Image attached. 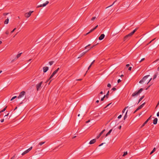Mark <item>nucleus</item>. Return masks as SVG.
<instances>
[{
  "label": "nucleus",
  "instance_id": "obj_27",
  "mask_svg": "<svg viewBox=\"0 0 159 159\" xmlns=\"http://www.w3.org/2000/svg\"><path fill=\"white\" fill-rule=\"evenodd\" d=\"M7 107V106L3 110L1 111H0V113H1V112H3L4 111H5L6 110V109Z\"/></svg>",
  "mask_w": 159,
  "mask_h": 159
},
{
  "label": "nucleus",
  "instance_id": "obj_42",
  "mask_svg": "<svg viewBox=\"0 0 159 159\" xmlns=\"http://www.w3.org/2000/svg\"><path fill=\"white\" fill-rule=\"evenodd\" d=\"M107 86L108 87L110 88L111 87V85L110 84H108Z\"/></svg>",
  "mask_w": 159,
  "mask_h": 159
},
{
  "label": "nucleus",
  "instance_id": "obj_62",
  "mask_svg": "<svg viewBox=\"0 0 159 159\" xmlns=\"http://www.w3.org/2000/svg\"><path fill=\"white\" fill-rule=\"evenodd\" d=\"M98 27V25H97L95 27H94V30H95Z\"/></svg>",
  "mask_w": 159,
  "mask_h": 159
},
{
  "label": "nucleus",
  "instance_id": "obj_44",
  "mask_svg": "<svg viewBox=\"0 0 159 159\" xmlns=\"http://www.w3.org/2000/svg\"><path fill=\"white\" fill-rule=\"evenodd\" d=\"M94 29L93 28V29H91V30H90V31H89L90 32V33L91 32H93V31H94Z\"/></svg>",
  "mask_w": 159,
  "mask_h": 159
},
{
  "label": "nucleus",
  "instance_id": "obj_57",
  "mask_svg": "<svg viewBox=\"0 0 159 159\" xmlns=\"http://www.w3.org/2000/svg\"><path fill=\"white\" fill-rule=\"evenodd\" d=\"M121 80H120V79H118L117 80V82L118 83H120V82H121Z\"/></svg>",
  "mask_w": 159,
  "mask_h": 159
},
{
  "label": "nucleus",
  "instance_id": "obj_30",
  "mask_svg": "<svg viewBox=\"0 0 159 159\" xmlns=\"http://www.w3.org/2000/svg\"><path fill=\"white\" fill-rule=\"evenodd\" d=\"M54 62V61H50L49 62V64L50 66H51L52 65V64Z\"/></svg>",
  "mask_w": 159,
  "mask_h": 159
},
{
  "label": "nucleus",
  "instance_id": "obj_18",
  "mask_svg": "<svg viewBox=\"0 0 159 159\" xmlns=\"http://www.w3.org/2000/svg\"><path fill=\"white\" fill-rule=\"evenodd\" d=\"M9 19L8 18L6 19L4 21V23L5 24H7L9 22Z\"/></svg>",
  "mask_w": 159,
  "mask_h": 159
},
{
  "label": "nucleus",
  "instance_id": "obj_63",
  "mask_svg": "<svg viewBox=\"0 0 159 159\" xmlns=\"http://www.w3.org/2000/svg\"><path fill=\"white\" fill-rule=\"evenodd\" d=\"M121 125H120L119 126V127H118V129H120L121 128Z\"/></svg>",
  "mask_w": 159,
  "mask_h": 159
},
{
  "label": "nucleus",
  "instance_id": "obj_8",
  "mask_svg": "<svg viewBox=\"0 0 159 159\" xmlns=\"http://www.w3.org/2000/svg\"><path fill=\"white\" fill-rule=\"evenodd\" d=\"M33 12V11H30L29 12L26 13L25 14V17L27 18L29 17L31 15L32 13Z\"/></svg>",
  "mask_w": 159,
  "mask_h": 159
},
{
  "label": "nucleus",
  "instance_id": "obj_4",
  "mask_svg": "<svg viewBox=\"0 0 159 159\" xmlns=\"http://www.w3.org/2000/svg\"><path fill=\"white\" fill-rule=\"evenodd\" d=\"M149 76V75H147L146 76H144V77L143 78L142 80H141L139 81V83L140 84H142L143 83H144L145 82L146 79L148 78V77Z\"/></svg>",
  "mask_w": 159,
  "mask_h": 159
},
{
  "label": "nucleus",
  "instance_id": "obj_15",
  "mask_svg": "<svg viewBox=\"0 0 159 159\" xmlns=\"http://www.w3.org/2000/svg\"><path fill=\"white\" fill-rule=\"evenodd\" d=\"M158 119L157 118H155L153 121V123L154 125H156L157 123Z\"/></svg>",
  "mask_w": 159,
  "mask_h": 159
},
{
  "label": "nucleus",
  "instance_id": "obj_7",
  "mask_svg": "<svg viewBox=\"0 0 159 159\" xmlns=\"http://www.w3.org/2000/svg\"><path fill=\"white\" fill-rule=\"evenodd\" d=\"M32 148V147H30L29 149H27V150H26V151H24V152H23L21 155H22V156H23L25 154L27 153H28V152H29V151H30Z\"/></svg>",
  "mask_w": 159,
  "mask_h": 159
},
{
  "label": "nucleus",
  "instance_id": "obj_23",
  "mask_svg": "<svg viewBox=\"0 0 159 159\" xmlns=\"http://www.w3.org/2000/svg\"><path fill=\"white\" fill-rule=\"evenodd\" d=\"M7 107V106L3 110L1 111H0V113H1V112H3L4 111H5L6 110V109Z\"/></svg>",
  "mask_w": 159,
  "mask_h": 159
},
{
  "label": "nucleus",
  "instance_id": "obj_45",
  "mask_svg": "<svg viewBox=\"0 0 159 159\" xmlns=\"http://www.w3.org/2000/svg\"><path fill=\"white\" fill-rule=\"evenodd\" d=\"M145 59V58H143L142 59H141V61H139V62H141L143 61H144Z\"/></svg>",
  "mask_w": 159,
  "mask_h": 159
},
{
  "label": "nucleus",
  "instance_id": "obj_1",
  "mask_svg": "<svg viewBox=\"0 0 159 159\" xmlns=\"http://www.w3.org/2000/svg\"><path fill=\"white\" fill-rule=\"evenodd\" d=\"M138 29L137 28H136L135 29H134L133 31H132L129 34L125 36L124 38V41H125L126 40H128L129 38L131 37L134 34V33Z\"/></svg>",
  "mask_w": 159,
  "mask_h": 159
},
{
  "label": "nucleus",
  "instance_id": "obj_52",
  "mask_svg": "<svg viewBox=\"0 0 159 159\" xmlns=\"http://www.w3.org/2000/svg\"><path fill=\"white\" fill-rule=\"evenodd\" d=\"M92 65L91 64L90 66H89V67H88V70H89L90 68L91 67V66H92Z\"/></svg>",
  "mask_w": 159,
  "mask_h": 159
},
{
  "label": "nucleus",
  "instance_id": "obj_49",
  "mask_svg": "<svg viewBox=\"0 0 159 159\" xmlns=\"http://www.w3.org/2000/svg\"><path fill=\"white\" fill-rule=\"evenodd\" d=\"M111 104V103H109L108 104H107L105 107V108H107V107L108 106H109Z\"/></svg>",
  "mask_w": 159,
  "mask_h": 159
},
{
  "label": "nucleus",
  "instance_id": "obj_2",
  "mask_svg": "<svg viewBox=\"0 0 159 159\" xmlns=\"http://www.w3.org/2000/svg\"><path fill=\"white\" fill-rule=\"evenodd\" d=\"M143 90V88H141L138 91L134 92L132 94V96L134 97L138 96L139 94L140 93L142 92Z\"/></svg>",
  "mask_w": 159,
  "mask_h": 159
},
{
  "label": "nucleus",
  "instance_id": "obj_53",
  "mask_svg": "<svg viewBox=\"0 0 159 159\" xmlns=\"http://www.w3.org/2000/svg\"><path fill=\"white\" fill-rule=\"evenodd\" d=\"M159 105V101L158 102L156 106V108L157 107V106H158Z\"/></svg>",
  "mask_w": 159,
  "mask_h": 159
},
{
  "label": "nucleus",
  "instance_id": "obj_35",
  "mask_svg": "<svg viewBox=\"0 0 159 159\" xmlns=\"http://www.w3.org/2000/svg\"><path fill=\"white\" fill-rule=\"evenodd\" d=\"M96 17L95 16H94V17H93L91 19V20L92 21H93L95 19H96Z\"/></svg>",
  "mask_w": 159,
  "mask_h": 159
},
{
  "label": "nucleus",
  "instance_id": "obj_24",
  "mask_svg": "<svg viewBox=\"0 0 159 159\" xmlns=\"http://www.w3.org/2000/svg\"><path fill=\"white\" fill-rule=\"evenodd\" d=\"M7 107V106L3 110L1 111H0V113H1V112H3L4 111H5L6 110V109Z\"/></svg>",
  "mask_w": 159,
  "mask_h": 159
},
{
  "label": "nucleus",
  "instance_id": "obj_5",
  "mask_svg": "<svg viewBox=\"0 0 159 159\" xmlns=\"http://www.w3.org/2000/svg\"><path fill=\"white\" fill-rule=\"evenodd\" d=\"M43 83V81H41L39 83L36 84V90L37 91L41 89Z\"/></svg>",
  "mask_w": 159,
  "mask_h": 159
},
{
  "label": "nucleus",
  "instance_id": "obj_64",
  "mask_svg": "<svg viewBox=\"0 0 159 159\" xmlns=\"http://www.w3.org/2000/svg\"><path fill=\"white\" fill-rule=\"evenodd\" d=\"M129 66V64H127L126 65V66L127 67H128Z\"/></svg>",
  "mask_w": 159,
  "mask_h": 159
},
{
  "label": "nucleus",
  "instance_id": "obj_43",
  "mask_svg": "<svg viewBox=\"0 0 159 159\" xmlns=\"http://www.w3.org/2000/svg\"><path fill=\"white\" fill-rule=\"evenodd\" d=\"M121 117H122V115H120L118 116V118L120 119Z\"/></svg>",
  "mask_w": 159,
  "mask_h": 159
},
{
  "label": "nucleus",
  "instance_id": "obj_41",
  "mask_svg": "<svg viewBox=\"0 0 159 159\" xmlns=\"http://www.w3.org/2000/svg\"><path fill=\"white\" fill-rule=\"evenodd\" d=\"M9 14L8 13H4L3 14V16H6L8 14Z\"/></svg>",
  "mask_w": 159,
  "mask_h": 159
},
{
  "label": "nucleus",
  "instance_id": "obj_47",
  "mask_svg": "<svg viewBox=\"0 0 159 159\" xmlns=\"http://www.w3.org/2000/svg\"><path fill=\"white\" fill-rule=\"evenodd\" d=\"M152 78H151L150 80H149L147 82V84H148L151 81V80H152Z\"/></svg>",
  "mask_w": 159,
  "mask_h": 159
},
{
  "label": "nucleus",
  "instance_id": "obj_40",
  "mask_svg": "<svg viewBox=\"0 0 159 159\" xmlns=\"http://www.w3.org/2000/svg\"><path fill=\"white\" fill-rule=\"evenodd\" d=\"M9 32L8 30H7L5 32V34L7 35L8 34H9Z\"/></svg>",
  "mask_w": 159,
  "mask_h": 159
},
{
  "label": "nucleus",
  "instance_id": "obj_60",
  "mask_svg": "<svg viewBox=\"0 0 159 159\" xmlns=\"http://www.w3.org/2000/svg\"><path fill=\"white\" fill-rule=\"evenodd\" d=\"M104 143H102L100 145H99V146H102Z\"/></svg>",
  "mask_w": 159,
  "mask_h": 159
},
{
  "label": "nucleus",
  "instance_id": "obj_20",
  "mask_svg": "<svg viewBox=\"0 0 159 159\" xmlns=\"http://www.w3.org/2000/svg\"><path fill=\"white\" fill-rule=\"evenodd\" d=\"M112 129H111L109 131V132L106 134V136H107L108 135H109L110 133H111V131H112Z\"/></svg>",
  "mask_w": 159,
  "mask_h": 159
},
{
  "label": "nucleus",
  "instance_id": "obj_50",
  "mask_svg": "<svg viewBox=\"0 0 159 159\" xmlns=\"http://www.w3.org/2000/svg\"><path fill=\"white\" fill-rule=\"evenodd\" d=\"M43 7L42 6V4L40 5H39L37 6V7Z\"/></svg>",
  "mask_w": 159,
  "mask_h": 159
},
{
  "label": "nucleus",
  "instance_id": "obj_19",
  "mask_svg": "<svg viewBox=\"0 0 159 159\" xmlns=\"http://www.w3.org/2000/svg\"><path fill=\"white\" fill-rule=\"evenodd\" d=\"M144 96L143 95L139 99L138 102V104L142 100V99L144 98Z\"/></svg>",
  "mask_w": 159,
  "mask_h": 159
},
{
  "label": "nucleus",
  "instance_id": "obj_13",
  "mask_svg": "<svg viewBox=\"0 0 159 159\" xmlns=\"http://www.w3.org/2000/svg\"><path fill=\"white\" fill-rule=\"evenodd\" d=\"M105 129L102 130L99 134V135L97 136V138H98L103 133V132L105 131Z\"/></svg>",
  "mask_w": 159,
  "mask_h": 159
},
{
  "label": "nucleus",
  "instance_id": "obj_25",
  "mask_svg": "<svg viewBox=\"0 0 159 159\" xmlns=\"http://www.w3.org/2000/svg\"><path fill=\"white\" fill-rule=\"evenodd\" d=\"M7 107V106L3 110L1 111H0V113H1V112H3L4 111H5L6 110V109Z\"/></svg>",
  "mask_w": 159,
  "mask_h": 159
},
{
  "label": "nucleus",
  "instance_id": "obj_34",
  "mask_svg": "<svg viewBox=\"0 0 159 159\" xmlns=\"http://www.w3.org/2000/svg\"><path fill=\"white\" fill-rule=\"evenodd\" d=\"M128 154L127 153V152H125L123 155V157H124L125 156H126V155H127Z\"/></svg>",
  "mask_w": 159,
  "mask_h": 159
},
{
  "label": "nucleus",
  "instance_id": "obj_26",
  "mask_svg": "<svg viewBox=\"0 0 159 159\" xmlns=\"http://www.w3.org/2000/svg\"><path fill=\"white\" fill-rule=\"evenodd\" d=\"M7 107V106L3 110L1 111H0V113H1V112H3L4 111H5L6 110V109Z\"/></svg>",
  "mask_w": 159,
  "mask_h": 159
},
{
  "label": "nucleus",
  "instance_id": "obj_37",
  "mask_svg": "<svg viewBox=\"0 0 159 159\" xmlns=\"http://www.w3.org/2000/svg\"><path fill=\"white\" fill-rule=\"evenodd\" d=\"M17 97L16 96H14L13 97H12L11 99V101H12L13 100V99H15V98H16Z\"/></svg>",
  "mask_w": 159,
  "mask_h": 159
},
{
  "label": "nucleus",
  "instance_id": "obj_48",
  "mask_svg": "<svg viewBox=\"0 0 159 159\" xmlns=\"http://www.w3.org/2000/svg\"><path fill=\"white\" fill-rule=\"evenodd\" d=\"M112 90L113 91H115L116 90V89L115 87H113L112 88Z\"/></svg>",
  "mask_w": 159,
  "mask_h": 159
},
{
  "label": "nucleus",
  "instance_id": "obj_29",
  "mask_svg": "<svg viewBox=\"0 0 159 159\" xmlns=\"http://www.w3.org/2000/svg\"><path fill=\"white\" fill-rule=\"evenodd\" d=\"M45 143V142H40L39 144V145L40 146H41L43 144H44Z\"/></svg>",
  "mask_w": 159,
  "mask_h": 159
},
{
  "label": "nucleus",
  "instance_id": "obj_58",
  "mask_svg": "<svg viewBox=\"0 0 159 159\" xmlns=\"http://www.w3.org/2000/svg\"><path fill=\"white\" fill-rule=\"evenodd\" d=\"M94 62H95V60H93V61L91 62V64L92 65L93 64V63H94Z\"/></svg>",
  "mask_w": 159,
  "mask_h": 159
},
{
  "label": "nucleus",
  "instance_id": "obj_17",
  "mask_svg": "<svg viewBox=\"0 0 159 159\" xmlns=\"http://www.w3.org/2000/svg\"><path fill=\"white\" fill-rule=\"evenodd\" d=\"M145 104V102L143 103L142 104H141V105L139 106L138 107L139 109H141L144 106V105Z\"/></svg>",
  "mask_w": 159,
  "mask_h": 159
},
{
  "label": "nucleus",
  "instance_id": "obj_55",
  "mask_svg": "<svg viewBox=\"0 0 159 159\" xmlns=\"http://www.w3.org/2000/svg\"><path fill=\"white\" fill-rule=\"evenodd\" d=\"M132 67H129L128 68V70H131Z\"/></svg>",
  "mask_w": 159,
  "mask_h": 159
},
{
  "label": "nucleus",
  "instance_id": "obj_51",
  "mask_svg": "<svg viewBox=\"0 0 159 159\" xmlns=\"http://www.w3.org/2000/svg\"><path fill=\"white\" fill-rule=\"evenodd\" d=\"M90 44H89V45H88L87 46H86L85 47V49H86L87 48V47L89 46H90Z\"/></svg>",
  "mask_w": 159,
  "mask_h": 159
},
{
  "label": "nucleus",
  "instance_id": "obj_59",
  "mask_svg": "<svg viewBox=\"0 0 159 159\" xmlns=\"http://www.w3.org/2000/svg\"><path fill=\"white\" fill-rule=\"evenodd\" d=\"M4 121V119H3L1 120V122H3Z\"/></svg>",
  "mask_w": 159,
  "mask_h": 159
},
{
  "label": "nucleus",
  "instance_id": "obj_6",
  "mask_svg": "<svg viewBox=\"0 0 159 159\" xmlns=\"http://www.w3.org/2000/svg\"><path fill=\"white\" fill-rule=\"evenodd\" d=\"M25 92L24 91H22L20 93L18 97V98L20 99L21 98L25 96Z\"/></svg>",
  "mask_w": 159,
  "mask_h": 159
},
{
  "label": "nucleus",
  "instance_id": "obj_9",
  "mask_svg": "<svg viewBox=\"0 0 159 159\" xmlns=\"http://www.w3.org/2000/svg\"><path fill=\"white\" fill-rule=\"evenodd\" d=\"M152 116H151L147 119V120L141 126V128H142L145 125V124H146L148 122V121L150 120L151 119V117Z\"/></svg>",
  "mask_w": 159,
  "mask_h": 159
},
{
  "label": "nucleus",
  "instance_id": "obj_21",
  "mask_svg": "<svg viewBox=\"0 0 159 159\" xmlns=\"http://www.w3.org/2000/svg\"><path fill=\"white\" fill-rule=\"evenodd\" d=\"M128 110L127 111L126 113H125V114L124 117V120H125L127 117V112H128Z\"/></svg>",
  "mask_w": 159,
  "mask_h": 159
},
{
  "label": "nucleus",
  "instance_id": "obj_22",
  "mask_svg": "<svg viewBox=\"0 0 159 159\" xmlns=\"http://www.w3.org/2000/svg\"><path fill=\"white\" fill-rule=\"evenodd\" d=\"M22 53H19L17 55V56H16V59H17L20 56H21V54ZM16 59V58H15V59Z\"/></svg>",
  "mask_w": 159,
  "mask_h": 159
},
{
  "label": "nucleus",
  "instance_id": "obj_39",
  "mask_svg": "<svg viewBox=\"0 0 159 159\" xmlns=\"http://www.w3.org/2000/svg\"><path fill=\"white\" fill-rule=\"evenodd\" d=\"M16 28H15L14 29H13V30L11 31V34H12V33H13L14 31L16 30Z\"/></svg>",
  "mask_w": 159,
  "mask_h": 159
},
{
  "label": "nucleus",
  "instance_id": "obj_33",
  "mask_svg": "<svg viewBox=\"0 0 159 159\" xmlns=\"http://www.w3.org/2000/svg\"><path fill=\"white\" fill-rule=\"evenodd\" d=\"M109 91H108L107 93V94H106V95H105L104 96H105V97H106L107 98H108V95H109Z\"/></svg>",
  "mask_w": 159,
  "mask_h": 159
},
{
  "label": "nucleus",
  "instance_id": "obj_3",
  "mask_svg": "<svg viewBox=\"0 0 159 159\" xmlns=\"http://www.w3.org/2000/svg\"><path fill=\"white\" fill-rule=\"evenodd\" d=\"M60 68H58L57 70H55L49 77V79L46 82H47L49 80L51 79H52L53 76L57 73L58 71L59 70Z\"/></svg>",
  "mask_w": 159,
  "mask_h": 159
},
{
  "label": "nucleus",
  "instance_id": "obj_11",
  "mask_svg": "<svg viewBox=\"0 0 159 159\" xmlns=\"http://www.w3.org/2000/svg\"><path fill=\"white\" fill-rule=\"evenodd\" d=\"M48 69L49 68L47 66L44 67L43 68V72H46L48 70Z\"/></svg>",
  "mask_w": 159,
  "mask_h": 159
},
{
  "label": "nucleus",
  "instance_id": "obj_32",
  "mask_svg": "<svg viewBox=\"0 0 159 159\" xmlns=\"http://www.w3.org/2000/svg\"><path fill=\"white\" fill-rule=\"evenodd\" d=\"M128 107H125V108H124L122 111V112L123 113H124L126 109Z\"/></svg>",
  "mask_w": 159,
  "mask_h": 159
},
{
  "label": "nucleus",
  "instance_id": "obj_12",
  "mask_svg": "<svg viewBox=\"0 0 159 159\" xmlns=\"http://www.w3.org/2000/svg\"><path fill=\"white\" fill-rule=\"evenodd\" d=\"M11 116V114L10 115H9V113H8L7 115H5L4 116V117L5 118V117H7V119H9Z\"/></svg>",
  "mask_w": 159,
  "mask_h": 159
},
{
  "label": "nucleus",
  "instance_id": "obj_14",
  "mask_svg": "<svg viewBox=\"0 0 159 159\" xmlns=\"http://www.w3.org/2000/svg\"><path fill=\"white\" fill-rule=\"evenodd\" d=\"M96 139H93L90 141L89 143L90 144H92L96 142Z\"/></svg>",
  "mask_w": 159,
  "mask_h": 159
},
{
  "label": "nucleus",
  "instance_id": "obj_31",
  "mask_svg": "<svg viewBox=\"0 0 159 159\" xmlns=\"http://www.w3.org/2000/svg\"><path fill=\"white\" fill-rule=\"evenodd\" d=\"M87 52H83L80 55V56L82 57Z\"/></svg>",
  "mask_w": 159,
  "mask_h": 159
},
{
  "label": "nucleus",
  "instance_id": "obj_56",
  "mask_svg": "<svg viewBox=\"0 0 159 159\" xmlns=\"http://www.w3.org/2000/svg\"><path fill=\"white\" fill-rule=\"evenodd\" d=\"M103 92H102V91H101V92L99 94H98V95L99 96V94H103Z\"/></svg>",
  "mask_w": 159,
  "mask_h": 159
},
{
  "label": "nucleus",
  "instance_id": "obj_28",
  "mask_svg": "<svg viewBox=\"0 0 159 159\" xmlns=\"http://www.w3.org/2000/svg\"><path fill=\"white\" fill-rule=\"evenodd\" d=\"M156 149L155 148H154L153 150L150 153V154H152V153H153L155 151H156Z\"/></svg>",
  "mask_w": 159,
  "mask_h": 159
},
{
  "label": "nucleus",
  "instance_id": "obj_61",
  "mask_svg": "<svg viewBox=\"0 0 159 159\" xmlns=\"http://www.w3.org/2000/svg\"><path fill=\"white\" fill-rule=\"evenodd\" d=\"M157 116H159V111L157 113Z\"/></svg>",
  "mask_w": 159,
  "mask_h": 159
},
{
  "label": "nucleus",
  "instance_id": "obj_54",
  "mask_svg": "<svg viewBox=\"0 0 159 159\" xmlns=\"http://www.w3.org/2000/svg\"><path fill=\"white\" fill-rule=\"evenodd\" d=\"M96 45H93L92 47H91L89 48V49H91V48H93V47H95Z\"/></svg>",
  "mask_w": 159,
  "mask_h": 159
},
{
  "label": "nucleus",
  "instance_id": "obj_36",
  "mask_svg": "<svg viewBox=\"0 0 159 159\" xmlns=\"http://www.w3.org/2000/svg\"><path fill=\"white\" fill-rule=\"evenodd\" d=\"M157 76V74H155L154 75V76H153V79L154 80L156 78Z\"/></svg>",
  "mask_w": 159,
  "mask_h": 159
},
{
  "label": "nucleus",
  "instance_id": "obj_46",
  "mask_svg": "<svg viewBox=\"0 0 159 159\" xmlns=\"http://www.w3.org/2000/svg\"><path fill=\"white\" fill-rule=\"evenodd\" d=\"M105 98V96H104V97L101 98V101H103L104 100Z\"/></svg>",
  "mask_w": 159,
  "mask_h": 159
},
{
  "label": "nucleus",
  "instance_id": "obj_38",
  "mask_svg": "<svg viewBox=\"0 0 159 159\" xmlns=\"http://www.w3.org/2000/svg\"><path fill=\"white\" fill-rule=\"evenodd\" d=\"M116 1V0L115 1H114L113 3H112V4L110 6H109L108 7H111V6H112L114 3H115Z\"/></svg>",
  "mask_w": 159,
  "mask_h": 159
},
{
  "label": "nucleus",
  "instance_id": "obj_16",
  "mask_svg": "<svg viewBox=\"0 0 159 159\" xmlns=\"http://www.w3.org/2000/svg\"><path fill=\"white\" fill-rule=\"evenodd\" d=\"M49 3V2L48 1H47L45 3H43L42 4V6L43 7H45L46 6L48 3Z\"/></svg>",
  "mask_w": 159,
  "mask_h": 159
},
{
  "label": "nucleus",
  "instance_id": "obj_10",
  "mask_svg": "<svg viewBox=\"0 0 159 159\" xmlns=\"http://www.w3.org/2000/svg\"><path fill=\"white\" fill-rule=\"evenodd\" d=\"M105 37V35L104 34H102L99 37L98 39L99 40H102L104 39Z\"/></svg>",
  "mask_w": 159,
  "mask_h": 159
}]
</instances>
